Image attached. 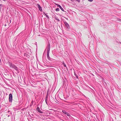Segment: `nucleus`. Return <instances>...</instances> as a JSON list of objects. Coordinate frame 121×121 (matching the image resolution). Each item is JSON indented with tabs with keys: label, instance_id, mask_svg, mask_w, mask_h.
<instances>
[{
	"label": "nucleus",
	"instance_id": "f257e3e1",
	"mask_svg": "<svg viewBox=\"0 0 121 121\" xmlns=\"http://www.w3.org/2000/svg\"><path fill=\"white\" fill-rule=\"evenodd\" d=\"M9 65L11 68H12L16 70H18V68L10 62H9Z\"/></svg>",
	"mask_w": 121,
	"mask_h": 121
},
{
	"label": "nucleus",
	"instance_id": "f03ea898",
	"mask_svg": "<svg viewBox=\"0 0 121 121\" xmlns=\"http://www.w3.org/2000/svg\"><path fill=\"white\" fill-rule=\"evenodd\" d=\"M64 23L65 26L66 28L67 29H69L70 28V27L69 24L66 22H64Z\"/></svg>",
	"mask_w": 121,
	"mask_h": 121
},
{
	"label": "nucleus",
	"instance_id": "7ed1b4c3",
	"mask_svg": "<svg viewBox=\"0 0 121 121\" xmlns=\"http://www.w3.org/2000/svg\"><path fill=\"white\" fill-rule=\"evenodd\" d=\"M9 101L10 102H11L12 99V95L11 94H10L9 95Z\"/></svg>",
	"mask_w": 121,
	"mask_h": 121
},
{
	"label": "nucleus",
	"instance_id": "20e7f679",
	"mask_svg": "<svg viewBox=\"0 0 121 121\" xmlns=\"http://www.w3.org/2000/svg\"><path fill=\"white\" fill-rule=\"evenodd\" d=\"M50 44H48V46L47 47V53H49L50 50Z\"/></svg>",
	"mask_w": 121,
	"mask_h": 121
},
{
	"label": "nucleus",
	"instance_id": "39448f33",
	"mask_svg": "<svg viewBox=\"0 0 121 121\" xmlns=\"http://www.w3.org/2000/svg\"><path fill=\"white\" fill-rule=\"evenodd\" d=\"M36 110L38 111V112L39 113H43V112L40 110V108L38 107H37L36 109Z\"/></svg>",
	"mask_w": 121,
	"mask_h": 121
},
{
	"label": "nucleus",
	"instance_id": "423d86ee",
	"mask_svg": "<svg viewBox=\"0 0 121 121\" xmlns=\"http://www.w3.org/2000/svg\"><path fill=\"white\" fill-rule=\"evenodd\" d=\"M57 5L59 7V8L61 9L62 11H64L63 9L59 5L57 4Z\"/></svg>",
	"mask_w": 121,
	"mask_h": 121
},
{
	"label": "nucleus",
	"instance_id": "0eeeda50",
	"mask_svg": "<svg viewBox=\"0 0 121 121\" xmlns=\"http://www.w3.org/2000/svg\"><path fill=\"white\" fill-rule=\"evenodd\" d=\"M47 57L48 59L50 60V58L49 56V53H47Z\"/></svg>",
	"mask_w": 121,
	"mask_h": 121
},
{
	"label": "nucleus",
	"instance_id": "6e6552de",
	"mask_svg": "<svg viewBox=\"0 0 121 121\" xmlns=\"http://www.w3.org/2000/svg\"><path fill=\"white\" fill-rule=\"evenodd\" d=\"M62 112L64 113V114H66V113L67 112H66V111H65V110H63L62 111Z\"/></svg>",
	"mask_w": 121,
	"mask_h": 121
},
{
	"label": "nucleus",
	"instance_id": "1a4fd4ad",
	"mask_svg": "<svg viewBox=\"0 0 121 121\" xmlns=\"http://www.w3.org/2000/svg\"><path fill=\"white\" fill-rule=\"evenodd\" d=\"M39 9L40 11H42V8L41 7H40L39 8Z\"/></svg>",
	"mask_w": 121,
	"mask_h": 121
},
{
	"label": "nucleus",
	"instance_id": "9d476101",
	"mask_svg": "<svg viewBox=\"0 0 121 121\" xmlns=\"http://www.w3.org/2000/svg\"><path fill=\"white\" fill-rule=\"evenodd\" d=\"M74 75L76 76V77L77 78H78V77L77 75L74 72Z\"/></svg>",
	"mask_w": 121,
	"mask_h": 121
},
{
	"label": "nucleus",
	"instance_id": "9b49d317",
	"mask_svg": "<svg viewBox=\"0 0 121 121\" xmlns=\"http://www.w3.org/2000/svg\"><path fill=\"white\" fill-rule=\"evenodd\" d=\"M59 10H60V9L59 8H57L56 9V10L57 11H59Z\"/></svg>",
	"mask_w": 121,
	"mask_h": 121
},
{
	"label": "nucleus",
	"instance_id": "f8f14e48",
	"mask_svg": "<svg viewBox=\"0 0 121 121\" xmlns=\"http://www.w3.org/2000/svg\"><path fill=\"white\" fill-rule=\"evenodd\" d=\"M65 114L66 115H67V116H70L69 115V114H70L68 113V112H67L66 113V114Z\"/></svg>",
	"mask_w": 121,
	"mask_h": 121
},
{
	"label": "nucleus",
	"instance_id": "ddd939ff",
	"mask_svg": "<svg viewBox=\"0 0 121 121\" xmlns=\"http://www.w3.org/2000/svg\"><path fill=\"white\" fill-rule=\"evenodd\" d=\"M63 64L64 66V67H66V65L65 63H63Z\"/></svg>",
	"mask_w": 121,
	"mask_h": 121
},
{
	"label": "nucleus",
	"instance_id": "4468645a",
	"mask_svg": "<svg viewBox=\"0 0 121 121\" xmlns=\"http://www.w3.org/2000/svg\"><path fill=\"white\" fill-rule=\"evenodd\" d=\"M2 4H0V9H1V6H2Z\"/></svg>",
	"mask_w": 121,
	"mask_h": 121
},
{
	"label": "nucleus",
	"instance_id": "2eb2a0df",
	"mask_svg": "<svg viewBox=\"0 0 121 121\" xmlns=\"http://www.w3.org/2000/svg\"><path fill=\"white\" fill-rule=\"evenodd\" d=\"M93 0H88L89 1L91 2H92Z\"/></svg>",
	"mask_w": 121,
	"mask_h": 121
},
{
	"label": "nucleus",
	"instance_id": "dca6fc26",
	"mask_svg": "<svg viewBox=\"0 0 121 121\" xmlns=\"http://www.w3.org/2000/svg\"><path fill=\"white\" fill-rule=\"evenodd\" d=\"M78 2H79L80 1V0H76Z\"/></svg>",
	"mask_w": 121,
	"mask_h": 121
},
{
	"label": "nucleus",
	"instance_id": "f3484780",
	"mask_svg": "<svg viewBox=\"0 0 121 121\" xmlns=\"http://www.w3.org/2000/svg\"><path fill=\"white\" fill-rule=\"evenodd\" d=\"M56 20L58 21H60L59 19L58 18H56Z\"/></svg>",
	"mask_w": 121,
	"mask_h": 121
},
{
	"label": "nucleus",
	"instance_id": "a211bd4d",
	"mask_svg": "<svg viewBox=\"0 0 121 121\" xmlns=\"http://www.w3.org/2000/svg\"><path fill=\"white\" fill-rule=\"evenodd\" d=\"M38 8H39V7H41V6H40V5L39 4H38Z\"/></svg>",
	"mask_w": 121,
	"mask_h": 121
},
{
	"label": "nucleus",
	"instance_id": "6ab92c4d",
	"mask_svg": "<svg viewBox=\"0 0 121 121\" xmlns=\"http://www.w3.org/2000/svg\"><path fill=\"white\" fill-rule=\"evenodd\" d=\"M119 21L120 22H121V19L119 20Z\"/></svg>",
	"mask_w": 121,
	"mask_h": 121
},
{
	"label": "nucleus",
	"instance_id": "aec40b11",
	"mask_svg": "<svg viewBox=\"0 0 121 121\" xmlns=\"http://www.w3.org/2000/svg\"><path fill=\"white\" fill-rule=\"evenodd\" d=\"M27 55V56H27V57H28V56H29L28 55Z\"/></svg>",
	"mask_w": 121,
	"mask_h": 121
},
{
	"label": "nucleus",
	"instance_id": "412c9836",
	"mask_svg": "<svg viewBox=\"0 0 121 121\" xmlns=\"http://www.w3.org/2000/svg\"><path fill=\"white\" fill-rule=\"evenodd\" d=\"M9 116H10V115H8V117H9Z\"/></svg>",
	"mask_w": 121,
	"mask_h": 121
},
{
	"label": "nucleus",
	"instance_id": "4be33fe9",
	"mask_svg": "<svg viewBox=\"0 0 121 121\" xmlns=\"http://www.w3.org/2000/svg\"><path fill=\"white\" fill-rule=\"evenodd\" d=\"M46 103L47 104V101H46Z\"/></svg>",
	"mask_w": 121,
	"mask_h": 121
},
{
	"label": "nucleus",
	"instance_id": "5701e85b",
	"mask_svg": "<svg viewBox=\"0 0 121 121\" xmlns=\"http://www.w3.org/2000/svg\"><path fill=\"white\" fill-rule=\"evenodd\" d=\"M26 53H25L24 54V55H26Z\"/></svg>",
	"mask_w": 121,
	"mask_h": 121
},
{
	"label": "nucleus",
	"instance_id": "b1692460",
	"mask_svg": "<svg viewBox=\"0 0 121 121\" xmlns=\"http://www.w3.org/2000/svg\"><path fill=\"white\" fill-rule=\"evenodd\" d=\"M6 26V24H5V25H4V26Z\"/></svg>",
	"mask_w": 121,
	"mask_h": 121
},
{
	"label": "nucleus",
	"instance_id": "393cba45",
	"mask_svg": "<svg viewBox=\"0 0 121 121\" xmlns=\"http://www.w3.org/2000/svg\"><path fill=\"white\" fill-rule=\"evenodd\" d=\"M9 112V111H8V112Z\"/></svg>",
	"mask_w": 121,
	"mask_h": 121
},
{
	"label": "nucleus",
	"instance_id": "a878e982",
	"mask_svg": "<svg viewBox=\"0 0 121 121\" xmlns=\"http://www.w3.org/2000/svg\"><path fill=\"white\" fill-rule=\"evenodd\" d=\"M48 17V16L47 15V16H46V17Z\"/></svg>",
	"mask_w": 121,
	"mask_h": 121
},
{
	"label": "nucleus",
	"instance_id": "bb28decb",
	"mask_svg": "<svg viewBox=\"0 0 121 121\" xmlns=\"http://www.w3.org/2000/svg\"><path fill=\"white\" fill-rule=\"evenodd\" d=\"M120 44H121V42H120Z\"/></svg>",
	"mask_w": 121,
	"mask_h": 121
},
{
	"label": "nucleus",
	"instance_id": "cd10ccee",
	"mask_svg": "<svg viewBox=\"0 0 121 121\" xmlns=\"http://www.w3.org/2000/svg\"><path fill=\"white\" fill-rule=\"evenodd\" d=\"M11 22V20H10V22Z\"/></svg>",
	"mask_w": 121,
	"mask_h": 121
}]
</instances>
